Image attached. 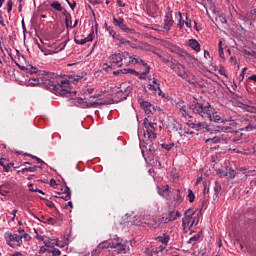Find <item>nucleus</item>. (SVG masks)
<instances>
[{"label":"nucleus","mask_w":256,"mask_h":256,"mask_svg":"<svg viewBox=\"0 0 256 256\" xmlns=\"http://www.w3.org/2000/svg\"><path fill=\"white\" fill-rule=\"evenodd\" d=\"M133 88L128 84H121L119 90L116 92L115 97L118 101H125L129 95H131Z\"/></svg>","instance_id":"7"},{"label":"nucleus","mask_w":256,"mask_h":256,"mask_svg":"<svg viewBox=\"0 0 256 256\" xmlns=\"http://www.w3.org/2000/svg\"><path fill=\"white\" fill-rule=\"evenodd\" d=\"M167 217H168V221H170V223L173 221H177V219H179V217H181V212H179V210L169 209L168 213H167Z\"/></svg>","instance_id":"17"},{"label":"nucleus","mask_w":256,"mask_h":256,"mask_svg":"<svg viewBox=\"0 0 256 256\" xmlns=\"http://www.w3.org/2000/svg\"><path fill=\"white\" fill-rule=\"evenodd\" d=\"M225 131H229V127L217 126L214 130V136L207 138L205 140V143L207 145H217L218 143H227V141H229V135Z\"/></svg>","instance_id":"2"},{"label":"nucleus","mask_w":256,"mask_h":256,"mask_svg":"<svg viewBox=\"0 0 256 256\" xmlns=\"http://www.w3.org/2000/svg\"><path fill=\"white\" fill-rule=\"evenodd\" d=\"M156 241L162 243V245H169V241H171V237L167 233H163L162 235L156 238Z\"/></svg>","instance_id":"22"},{"label":"nucleus","mask_w":256,"mask_h":256,"mask_svg":"<svg viewBox=\"0 0 256 256\" xmlns=\"http://www.w3.org/2000/svg\"><path fill=\"white\" fill-rule=\"evenodd\" d=\"M46 205L47 207H49V209H55V203H53L52 201H47Z\"/></svg>","instance_id":"58"},{"label":"nucleus","mask_w":256,"mask_h":256,"mask_svg":"<svg viewBox=\"0 0 256 256\" xmlns=\"http://www.w3.org/2000/svg\"><path fill=\"white\" fill-rule=\"evenodd\" d=\"M193 215H195V211L193 209H188L184 213V217H188L190 219H193Z\"/></svg>","instance_id":"38"},{"label":"nucleus","mask_w":256,"mask_h":256,"mask_svg":"<svg viewBox=\"0 0 256 256\" xmlns=\"http://www.w3.org/2000/svg\"><path fill=\"white\" fill-rule=\"evenodd\" d=\"M170 68L172 71L176 72L179 77H182V79H187V71L185 70V66L181 63H173L170 62Z\"/></svg>","instance_id":"13"},{"label":"nucleus","mask_w":256,"mask_h":256,"mask_svg":"<svg viewBox=\"0 0 256 256\" xmlns=\"http://www.w3.org/2000/svg\"><path fill=\"white\" fill-rule=\"evenodd\" d=\"M37 169H39V166H33V167H29V168H22L21 172L25 173H35V171H37Z\"/></svg>","instance_id":"37"},{"label":"nucleus","mask_w":256,"mask_h":256,"mask_svg":"<svg viewBox=\"0 0 256 256\" xmlns=\"http://www.w3.org/2000/svg\"><path fill=\"white\" fill-rule=\"evenodd\" d=\"M190 109L192 110V113L195 115H200V117H203V119H209V121H213L214 123H219L220 121L224 123V120H221V116L217 114V112H213V108L211 107V104L203 105L197 100H194L192 102V105H190Z\"/></svg>","instance_id":"1"},{"label":"nucleus","mask_w":256,"mask_h":256,"mask_svg":"<svg viewBox=\"0 0 256 256\" xmlns=\"http://www.w3.org/2000/svg\"><path fill=\"white\" fill-rule=\"evenodd\" d=\"M145 225H148V227H150L151 229H159L160 224H159V220L155 219V218H150L147 219L146 221H144Z\"/></svg>","instance_id":"21"},{"label":"nucleus","mask_w":256,"mask_h":256,"mask_svg":"<svg viewBox=\"0 0 256 256\" xmlns=\"http://www.w3.org/2000/svg\"><path fill=\"white\" fill-rule=\"evenodd\" d=\"M236 175H237V172H235V170L230 169L227 177H229V179H235Z\"/></svg>","instance_id":"45"},{"label":"nucleus","mask_w":256,"mask_h":256,"mask_svg":"<svg viewBox=\"0 0 256 256\" xmlns=\"http://www.w3.org/2000/svg\"><path fill=\"white\" fill-rule=\"evenodd\" d=\"M188 199L190 203H193L195 201V193H193V190H188Z\"/></svg>","instance_id":"40"},{"label":"nucleus","mask_w":256,"mask_h":256,"mask_svg":"<svg viewBox=\"0 0 256 256\" xmlns=\"http://www.w3.org/2000/svg\"><path fill=\"white\" fill-rule=\"evenodd\" d=\"M52 255H53V256H59V255H61V250H59V249H57V248H54V249L52 250Z\"/></svg>","instance_id":"56"},{"label":"nucleus","mask_w":256,"mask_h":256,"mask_svg":"<svg viewBox=\"0 0 256 256\" xmlns=\"http://www.w3.org/2000/svg\"><path fill=\"white\" fill-rule=\"evenodd\" d=\"M101 251H103V246L98 245L94 250H92L91 255L99 256V255H101Z\"/></svg>","instance_id":"34"},{"label":"nucleus","mask_w":256,"mask_h":256,"mask_svg":"<svg viewBox=\"0 0 256 256\" xmlns=\"http://www.w3.org/2000/svg\"><path fill=\"white\" fill-rule=\"evenodd\" d=\"M134 225H143V222H141V216H139L136 220L133 221Z\"/></svg>","instance_id":"60"},{"label":"nucleus","mask_w":256,"mask_h":256,"mask_svg":"<svg viewBox=\"0 0 256 256\" xmlns=\"http://www.w3.org/2000/svg\"><path fill=\"white\" fill-rule=\"evenodd\" d=\"M12 186L9 183L3 184L0 186V195H7L11 192Z\"/></svg>","instance_id":"25"},{"label":"nucleus","mask_w":256,"mask_h":256,"mask_svg":"<svg viewBox=\"0 0 256 256\" xmlns=\"http://www.w3.org/2000/svg\"><path fill=\"white\" fill-rule=\"evenodd\" d=\"M29 191H32V193H37V187H35L33 184H29Z\"/></svg>","instance_id":"57"},{"label":"nucleus","mask_w":256,"mask_h":256,"mask_svg":"<svg viewBox=\"0 0 256 256\" xmlns=\"http://www.w3.org/2000/svg\"><path fill=\"white\" fill-rule=\"evenodd\" d=\"M69 245V238H65L64 242H61L59 240L56 241V247H60L63 249V247H67Z\"/></svg>","instance_id":"33"},{"label":"nucleus","mask_w":256,"mask_h":256,"mask_svg":"<svg viewBox=\"0 0 256 256\" xmlns=\"http://www.w3.org/2000/svg\"><path fill=\"white\" fill-rule=\"evenodd\" d=\"M155 125H157V123L149 122L148 118L144 119V137L150 139V143L153 141V139H157V133H155Z\"/></svg>","instance_id":"6"},{"label":"nucleus","mask_w":256,"mask_h":256,"mask_svg":"<svg viewBox=\"0 0 256 256\" xmlns=\"http://www.w3.org/2000/svg\"><path fill=\"white\" fill-rule=\"evenodd\" d=\"M66 1H67L68 5H69L70 9L72 11H75V7H77V2L74 1L73 3H71V2H69V0H66Z\"/></svg>","instance_id":"52"},{"label":"nucleus","mask_w":256,"mask_h":256,"mask_svg":"<svg viewBox=\"0 0 256 256\" xmlns=\"http://www.w3.org/2000/svg\"><path fill=\"white\" fill-rule=\"evenodd\" d=\"M122 73H137V71L133 70V69H124V70H120Z\"/></svg>","instance_id":"62"},{"label":"nucleus","mask_w":256,"mask_h":256,"mask_svg":"<svg viewBox=\"0 0 256 256\" xmlns=\"http://www.w3.org/2000/svg\"><path fill=\"white\" fill-rule=\"evenodd\" d=\"M175 17L178 21L177 27H179L180 29H183V25H185V21H183V15L181 14V12H176Z\"/></svg>","instance_id":"27"},{"label":"nucleus","mask_w":256,"mask_h":256,"mask_svg":"<svg viewBox=\"0 0 256 256\" xmlns=\"http://www.w3.org/2000/svg\"><path fill=\"white\" fill-rule=\"evenodd\" d=\"M20 237H22V239H25V241H31V236L29 234H27L26 232H24L22 235H20Z\"/></svg>","instance_id":"53"},{"label":"nucleus","mask_w":256,"mask_h":256,"mask_svg":"<svg viewBox=\"0 0 256 256\" xmlns=\"http://www.w3.org/2000/svg\"><path fill=\"white\" fill-rule=\"evenodd\" d=\"M148 89L149 91H153V93H158V95H161V87L157 78H152V84L150 83L148 85Z\"/></svg>","instance_id":"15"},{"label":"nucleus","mask_w":256,"mask_h":256,"mask_svg":"<svg viewBox=\"0 0 256 256\" xmlns=\"http://www.w3.org/2000/svg\"><path fill=\"white\" fill-rule=\"evenodd\" d=\"M26 73H29V75H49V72L45 70H38L37 67L33 65H28V69H26Z\"/></svg>","instance_id":"16"},{"label":"nucleus","mask_w":256,"mask_h":256,"mask_svg":"<svg viewBox=\"0 0 256 256\" xmlns=\"http://www.w3.org/2000/svg\"><path fill=\"white\" fill-rule=\"evenodd\" d=\"M128 59H129V52L112 54L109 58L111 69H117V67H123V65H127Z\"/></svg>","instance_id":"3"},{"label":"nucleus","mask_w":256,"mask_h":256,"mask_svg":"<svg viewBox=\"0 0 256 256\" xmlns=\"http://www.w3.org/2000/svg\"><path fill=\"white\" fill-rule=\"evenodd\" d=\"M102 69L104 70V71H109V70H112L111 69V63H104L103 64V66H102Z\"/></svg>","instance_id":"54"},{"label":"nucleus","mask_w":256,"mask_h":256,"mask_svg":"<svg viewBox=\"0 0 256 256\" xmlns=\"http://www.w3.org/2000/svg\"><path fill=\"white\" fill-rule=\"evenodd\" d=\"M89 3H91V5H101L100 0H89Z\"/></svg>","instance_id":"64"},{"label":"nucleus","mask_w":256,"mask_h":256,"mask_svg":"<svg viewBox=\"0 0 256 256\" xmlns=\"http://www.w3.org/2000/svg\"><path fill=\"white\" fill-rule=\"evenodd\" d=\"M67 46V42L63 41L60 44H58L57 51H63L65 47Z\"/></svg>","instance_id":"49"},{"label":"nucleus","mask_w":256,"mask_h":256,"mask_svg":"<svg viewBox=\"0 0 256 256\" xmlns=\"http://www.w3.org/2000/svg\"><path fill=\"white\" fill-rule=\"evenodd\" d=\"M175 23L173 20V10H171V7H167V11L164 16L163 20V29L166 31V33H169L171 31V26Z\"/></svg>","instance_id":"8"},{"label":"nucleus","mask_w":256,"mask_h":256,"mask_svg":"<svg viewBox=\"0 0 256 256\" xmlns=\"http://www.w3.org/2000/svg\"><path fill=\"white\" fill-rule=\"evenodd\" d=\"M244 53L245 55H255V51H253L252 49L248 48V49H244Z\"/></svg>","instance_id":"55"},{"label":"nucleus","mask_w":256,"mask_h":256,"mask_svg":"<svg viewBox=\"0 0 256 256\" xmlns=\"http://www.w3.org/2000/svg\"><path fill=\"white\" fill-rule=\"evenodd\" d=\"M129 63H135L136 65H143V67H145V72L144 75H147V73H149L151 67H149V65H147V63H145V61H143V59H141L140 57L137 56H129L127 59V63L126 65H129Z\"/></svg>","instance_id":"14"},{"label":"nucleus","mask_w":256,"mask_h":256,"mask_svg":"<svg viewBox=\"0 0 256 256\" xmlns=\"http://www.w3.org/2000/svg\"><path fill=\"white\" fill-rule=\"evenodd\" d=\"M104 27L106 29V31L109 33V35H111V37H113V39H115L119 34H117V32H115V30H113V27L107 25V23L104 24Z\"/></svg>","instance_id":"31"},{"label":"nucleus","mask_w":256,"mask_h":256,"mask_svg":"<svg viewBox=\"0 0 256 256\" xmlns=\"http://www.w3.org/2000/svg\"><path fill=\"white\" fill-rule=\"evenodd\" d=\"M188 45L191 47V49H193V51H196L197 53L201 51V44H199V42L195 39H190L188 41Z\"/></svg>","instance_id":"24"},{"label":"nucleus","mask_w":256,"mask_h":256,"mask_svg":"<svg viewBox=\"0 0 256 256\" xmlns=\"http://www.w3.org/2000/svg\"><path fill=\"white\" fill-rule=\"evenodd\" d=\"M192 221H193V218H189L186 216L182 218V229L184 233H188L189 229L193 227L191 226Z\"/></svg>","instance_id":"18"},{"label":"nucleus","mask_w":256,"mask_h":256,"mask_svg":"<svg viewBox=\"0 0 256 256\" xmlns=\"http://www.w3.org/2000/svg\"><path fill=\"white\" fill-rule=\"evenodd\" d=\"M191 105L193 104H190L189 106L185 105V102H177L176 103V108L178 109L181 117H184L185 119H187V117H189V119H191L193 116H191ZM190 110V111H189Z\"/></svg>","instance_id":"10"},{"label":"nucleus","mask_w":256,"mask_h":256,"mask_svg":"<svg viewBox=\"0 0 256 256\" xmlns=\"http://www.w3.org/2000/svg\"><path fill=\"white\" fill-rule=\"evenodd\" d=\"M74 41L77 45H85V43H89V41H93V32L83 39H79V36H75Z\"/></svg>","instance_id":"20"},{"label":"nucleus","mask_w":256,"mask_h":256,"mask_svg":"<svg viewBox=\"0 0 256 256\" xmlns=\"http://www.w3.org/2000/svg\"><path fill=\"white\" fill-rule=\"evenodd\" d=\"M4 171L6 173H9V171H11V164H6L4 167H3Z\"/></svg>","instance_id":"63"},{"label":"nucleus","mask_w":256,"mask_h":256,"mask_svg":"<svg viewBox=\"0 0 256 256\" xmlns=\"http://www.w3.org/2000/svg\"><path fill=\"white\" fill-rule=\"evenodd\" d=\"M169 49H170V51H172V53H180L181 52L180 48L177 45L170 44Z\"/></svg>","instance_id":"41"},{"label":"nucleus","mask_w":256,"mask_h":256,"mask_svg":"<svg viewBox=\"0 0 256 256\" xmlns=\"http://www.w3.org/2000/svg\"><path fill=\"white\" fill-rule=\"evenodd\" d=\"M158 223L159 225H167V223H170L168 216H165V214H163L161 217L158 218Z\"/></svg>","instance_id":"32"},{"label":"nucleus","mask_w":256,"mask_h":256,"mask_svg":"<svg viewBox=\"0 0 256 256\" xmlns=\"http://www.w3.org/2000/svg\"><path fill=\"white\" fill-rule=\"evenodd\" d=\"M71 14H67L66 18H65V25H66V29H69L70 25H71Z\"/></svg>","instance_id":"42"},{"label":"nucleus","mask_w":256,"mask_h":256,"mask_svg":"<svg viewBox=\"0 0 256 256\" xmlns=\"http://www.w3.org/2000/svg\"><path fill=\"white\" fill-rule=\"evenodd\" d=\"M64 193L66 195L65 201H69L71 199V189L69 187H65Z\"/></svg>","instance_id":"39"},{"label":"nucleus","mask_w":256,"mask_h":256,"mask_svg":"<svg viewBox=\"0 0 256 256\" xmlns=\"http://www.w3.org/2000/svg\"><path fill=\"white\" fill-rule=\"evenodd\" d=\"M198 223H199V217L192 218V223H191L192 227H193V225H197Z\"/></svg>","instance_id":"61"},{"label":"nucleus","mask_w":256,"mask_h":256,"mask_svg":"<svg viewBox=\"0 0 256 256\" xmlns=\"http://www.w3.org/2000/svg\"><path fill=\"white\" fill-rule=\"evenodd\" d=\"M69 85V80H61L60 83H58L57 90L62 97H71V90H69Z\"/></svg>","instance_id":"11"},{"label":"nucleus","mask_w":256,"mask_h":256,"mask_svg":"<svg viewBox=\"0 0 256 256\" xmlns=\"http://www.w3.org/2000/svg\"><path fill=\"white\" fill-rule=\"evenodd\" d=\"M144 113L148 116L151 117V115H155V113L161 111V108H159L158 106H155L153 104H151L150 102L147 101H143L140 103Z\"/></svg>","instance_id":"9"},{"label":"nucleus","mask_w":256,"mask_h":256,"mask_svg":"<svg viewBox=\"0 0 256 256\" xmlns=\"http://www.w3.org/2000/svg\"><path fill=\"white\" fill-rule=\"evenodd\" d=\"M199 237H200L199 234H197V235L191 237V238L189 239V243H191L192 245H195V242H196V241H199Z\"/></svg>","instance_id":"47"},{"label":"nucleus","mask_w":256,"mask_h":256,"mask_svg":"<svg viewBox=\"0 0 256 256\" xmlns=\"http://www.w3.org/2000/svg\"><path fill=\"white\" fill-rule=\"evenodd\" d=\"M214 185V199H217V197H219V193H221L222 187L218 181H215Z\"/></svg>","instance_id":"30"},{"label":"nucleus","mask_w":256,"mask_h":256,"mask_svg":"<svg viewBox=\"0 0 256 256\" xmlns=\"http://www.w3.org/2000/svg\"><path fill=\"white\" fill-rule=\"evenodd\" d=\"M29 157H32V159H36L37 163H45L43 160H41V158L37 157V156H33L31 154H29Z\"/></svg>","instance_id":"59"},{"label":"nucleus","mask_w":256,"mask_h":256,"mask_svg":"<svg viewBox=\"0 0 256 256\" xmlns=\"http://www.w3.org/2000/svg\"><path fill=\"white\" fill-rule=\"evenodd\" d=\"M241 131H253V129H256L255 123L251 122L249 120L242 121V128H240Z\"/></svg>","instance_id":"19"},{"label":"nucleus","mask_w":256,"mask_h":256,"mask_svg":"<svg viewBox=\"0 0 256 256\" xmlns=\"http://www.w3.org/2000/svg\"><path fill=\"white\" fill-rule=\"evenodd\" d=\"M114 39H115L116 41H119L120 47H121L122 45H129L130 47H133V44L131 43V41H129V40H127V39L121 37V35H119V34H118Z\"/></svg>","instance_id":"26"},{"label":"nucleus","mask_w":256,"mask_h":256,"mask_svg":"<svg viewBox=\"0 0 256 256\" xmlns=\"http://www.w3.org/2000/svg\"><path fill=\"white\" fill-rule=\"evenodd\" d=\"M174 199L177 203H181V201H183V192H181V190L178 189L176 191V196Z\"/></svg>","instance_id":"36"},{"label":"nucleus","mask_w":256,"mask_h":256,"mask_svg":"<svg viewBox=\"0 0 256 256\" xmlns=\"http://www.w3.org/2000/svg\"><path fill=\"white\" fill-rule=\"evenodd\" d=\"M232 142L236 143L237 145H241V144L245 143V140H243V138H233Z\"/></svg>","instance_id":"48"},{"label":"nucleus","mask_w":256,"mask_h":256,"mask_svg":"<svg viewBox=\"0 0 256 256\" xmlns=\"http://www.w3.org/2000/svg\"><path fill=\"white\" fill-rule=\"evenodd\" d=\"M186 27H188L189 29H191V19L189 18V15L186 14V21H184Z\"/></svg>","instance_id":"50"},{"label":"nucleus","mask_w":256,"mask_h":256,"mask_svg":"<svg viewBox=\"0 0 256 256\" xmlns=\"http://www.w3.org/2000/svg\"><path fill=\"white\" fill-rule=\"evenodd\" d=\"M112 249H114V255H125L129 253V242L125 240H113Z\"/></svg>","instance_id":"5"},{"label":"nucleus","mask_w":256,"mask_h":256,"mask_svg":"<svg viewBox=\"0 0 256 256\" xmlns=\"http://www.w3.org/2000/svg\"><path fill=\"white\" fill-rule=\"evenodd\" d=\"M216 173H217L218 175H220V177H227V175H228V172H227V171L221 170V169L216 170Z\"/></svg>","instance_id":"46"},{"label":"nucleus","mask_w":256,"mask_h":256,"mask_svg":"<svg viewBox=\"0 0 256 256\" xmlns=\"http://www.w3.org/2000/svg\"><path fill=\"white\" fill-rule=\"evenodd\" d=\"M113 25H115V27H119V29H121V31L124 33H135V30L129 28L127 24H125V20L121 17H113Z\"/></svg>","instance_id":"12"},{"label":"nucleus","mask_w":256,"mask_h":256,"mask_svg":"<svg viewBox=\"0 0 256 256\" xmlns=\"http://www.w3.org/2000/svg\"><path fill=\"white\" fill-rule=\"evenodd\" d=\"M192 129H196V131H201V129H206L207 131H210L209 125L205 122H197V123H192Z\"/></svg>","instance_id":"23"},{"label":"nucleus","mask_w":256,"mask_h":256,"mask_svg":"<svg viewBox=\"0 0 256 256\" xmlns=\"http://www.w3.org/2000/svg\"><path fill=\"white\" fill-rule=\"evenodd\" d=\"M4 239L7 245L12 247V249H17V247H21V245H23L22 236L15 233L6 232L4 234Z\"/></svg>","instance_id":"4"},{"label":"nucleus","mask_w":256,"mask_h":256,"mask_svg":"<svg viewBox=\"0 0 256 256\" xmlns=\"http://www.w3.org/2000/svg\"><path fill=\"white\" fill-rule=\"evenodd\" d=\"M158 193L161 195V197H167L169 195V185L166 184L162 186Z\"/></svg>","instance_id":"29"},{"label":"nucleus","mask_w":256,"mask_h":256,"mask_svg":"<svg viewBox=\"0 0 256 256\" xmlns=\"http://www.w3.org/2000/svg\"><path fill=\"white\" fill-rule=\"evenodd\" d=\"M97 105H105L102 101H95V102H90L88 104V107H97Z\"/></svg>","instance_id":"44"},{"label":"nucleus","mask_w":256,"mask_h":256,"mask_svg":"<svg viewBox=\"0 0 256 256\" xmlns=\"http://www.w3.org/2000/svg\"><path fill=\"white\" fill-rule=\"evenodd\" d=\"M50 7H52V9H54L55 11H58V12L63 11V6H61V3H59V1L51 2Z\"/></svg>","instance_id":"28"},{"label":"nucleus","mask_w":256,"mask_h":256,"mask_svg":"<svg viewBox=\"0 0 256 256\" xmlns=\"http://www.w3.org/2000/svg\"><path fill=\"white\" fill-rule=\"evenodd\" d=\"M13 11V0H8L7 1V13H10Z\"/></svg>","instance_id":"43"},{"label":"nucleus","mask_w":256,"mask_h":256,"mask_svg":"<svg viewBox=\"0 0 256 256\" xmlns=\"http://www.w3.org/2000/svg\"><path fill=\"white\" fill-rule=\"evenodd\" d=\"M174 144H162V148L166 149V151H171L173 149Z\"/></svg>","instance_id":"51"},{"label":"nucleus","mask_w":256,"mask_h":256,"mask_svg":"<svg viewBox=\"0 0 256 256\" xmlns=\"http://www.w3.org/2000/svg\"><path fill=\"white\" fill-rule=\"evenodd\" d=\"M98 245L102 246V251H103V249H113V246H112L113 245V241H111V242L104 241V242H102V243H100Z\"/></svg>","instance_id":"35"}]
</instances>
